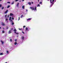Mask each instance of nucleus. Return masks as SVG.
I'll list each match as a JSON object with an SVG mask.
<instances>
[{
  "label": "nucleus",
  "mask_w": 63,
  "mask_h": 63,
  "mask_svg": "<svg viewBox=\"0 0 63 63\" xmlns=\"http://www.w3.org/2000/svg\"><path fill=\"white\" fill-rule=\"evenodd\" d=\"M30 9H32V10H34V11H35V8H34V7H30Z\"/></svg>",
  "instance_id": "f257e3e1"
},
{
  "label": "nucleus",
  "mask_w": 63,
  "mask_h": 63,
  "mask_svg": "<svg viewBox=\"0 0 63 63\" xmlns=\"http://www.w3.org/2000/svg\"><path fill=\"white\" fill-rule=\"evenodd\" d=\"M12 30H9L8 32V34H11V33H12Z\"/></svg>",
  "instance_id": "f03ea898"
},
{
  "label": "nucleus",
  "mask_w": 63,
  "mask_h": 63,
  "mask_svg": "<svg viewBox=\"0 0 63 63\" xmlns=\"http://www.w3.org/2000/svg\"><path fill=\"white\" fill-rule=\"evenodd\" d=\"M1 23V25H2V26H5V23H4L3 22H2Z\"/></svg>",
  "instance_id": "7ed1b4c3"
},
{
  "label": "nucleus",
  "mask_w": 63,
  "mask_h": 63,
  "mask_svg": "<svg viewBox=\"0 0 63 63\" xmlns=\"http://www.w3.org/2000/svg\"><path fill=\"white\" fill-rule=\"evenodd\" d=\"M0 42L1 43L2 45H4V42L1 40L0 41Z\"/></svg>",
  "instance_id": "20e7f679"
},
{
  "label": "nucleus",
  "mask_w": 63,
  "mask_h": 63,
  "mask_svg": "<svg viewBox=\"0 0 63 63\" xmlns=\"http://www.w3.org/2000/svg\"><path fill=\"white\" fill-rule=\"evenodd\" d=\"M25 30L26 31H27V30H28V31H29L28 30V28H27V27L26 28Z\"/></svg>",
  "instance_id": "39448f33"
},
{
  "label": "nucleus",
  "mask_w": 63,
  "mask_h": 63,
  "mask_svg": "<svg viewBox=\"0 0 63 63\" xmlns=\"http://www.w3.org/2000/svg\"><path fill=\"white\" fill-rule=\"evenodd\" d=\"M19 2L17 4V5H16L17 7H18V6L19 5Z\"/></svg>",
  "instance_id": "423d86ee"
},
{
  "label": "nucleus",
  "mask_w": 63,
  "mask_h": 63,
  "mask_svg": "<svg viewBox=\"0 0 63 63\" xmlns=\"http://www.w3.org/2000/svg\"><path fill=\"white\" fill-rule=\"evenodd\" d=\"M28 4L29 5H31V3L30 2H29Z\"/></svg>",
  "instance_id": "0eeeda50"
},
{
  "label": "nucleus",
  "mask_w": 63,
  "mask_h": 63,
  "mask_svg": "<svg viewBox=\"0 0 63 63\" xmlns=\"http://www.w3.org/2000/svg\"><path fill=\"white\" fill-rule=\"evenodd\" d=\"M8 10H7L5 12V14H6L7 13H8Z\"/></svg>",
  "instance_id": "6e6552de"
},
{
  "label": "nucleus",
  "mask_w": 63,
  "mask_h": 63,
  "mask_svg": "<svg viewBox=\"0 0 63 63\" xmlns=\"http://www.w3.org/2000/svg\"><path fill=\"white\" fill-rule=\"evenodd\" d=\"M13 14H12L11 13H10V16H13Z\"/></svg>",
  "instance_id": "1a4fd4ad"
},
{
  "label": "nucleus",
  "mask_w": 63,
  "mask_h": 63,
  "mask_svg": "<svg viewBox=\"0 0 63 63\" xmlns=\"http://www.w3.org/2000/svg\"><path fill=\"white\" fill-rule=\"evenodd\" d=\"M31 18H29L28 19H27V20H31Z\"/></svg>",
  "instance_id": "9d476101"
},
{
  "label": "nucleus",
  "mask_w": 63,
  "mask_h": 63,
  "mask_svg": "<svg viewBox=\"0 0 63 63\" xmlns=\"http://www.w3.org/2000/svg\"><path fill=\"white\" fill-rule=\"evenodd\" d=\"M22 40H24V36H22Z\"/></svg>",
  "instance_id": "9b49d317"
},
{
  "label": "nucleus",
  "mask_w": 63,
  "mask_h": 63,
  "mask_svg": "<svg viewBox=\"0 0 63 63\" xmlns=\"http://www.w3.org/2000/svg\"><path fill=\"white\" fill-rule=\"evenodd\" d=\"M13 31L14 32H16V29H15Z\"/></svg>",
  "instance_id": "f8f14e48"
},
{
  "label": "nucleus",
  "mask_w": 63,
  "mask_h": 63,
  "mask_svg": "<svg viewBox=\"0 0 63 63\" xmlns=\"http://www.w3.org/2000/svg\"><path fill=\"white\" fill-rule=\"evenodd\" d=\"M12 18V17H10L9 18V20H11V19Z\"/></svg>",
  "instance_id": "ddd939ff"
},
{
  "label": "nucleus",
  "mask_w": 63,
  "mask_h": 63,
  "mask_svg": "<svg viewBox=\"0 0 63 63\" xmlns=\"http://www.w3.org/2000/svg\"><path fill=\"white\" fill-rule=\"evenodd\" d=\"M6 53L7 54H9V51H8L7 50L6 51Z\"/></svg>",
  "instance_id": "4468645a"
},
{
  "label": "nucleus",
  "mask_w": 63,
  "mask_h": 63,
  "mask_svg": "<svg viewBox=\"0 0 63 63\" xmlns=\"http://www.w3.org/2000/svg\"><path fill=\"white\" fill-rule=\"evenodd\" d=\"M10 5H8L7 7V8H10Z\"/></svg>",
  "instance_id": "2eb2a0df"
},
{
  "label": "nucleus",
  "mask_w": 63,
  "mask_h": 63,
  "mask_svg": "<svg viewBox=\"0 0 63 63\" xmlns=\"http://www.w3.org/2000/svg\"><path fill=\"white\" fill-rule=\"evenodd\" d=\"M23 16V15H22L20 16L21 18H22Z\"/></svg>",
  "instance_id": "dca6fc26"
},
{
  "label": "nucleus",
  "mask_w": 63,
  "mask_h": 63,
  "mask_svg": "<svg viewBox=\"0 0 63 63\" xmlns=\"http://www.w3.org/2000/svg\"><path fill=\"white\" fill-rule=\"evenodd\" d=\"M22 8L23 9H24V6H22Z\"/></svg>",
  "instance_id": "f3484780"
},
{
  "label": "nucleus",
  "mask_w": 63,
  "mask_h": 63,
  "mask_svg": "<svg viewBox=\"0 0 63 63\" xmlns=\"http://www.w3.org/2000/svg\"><path fill=\"white\" fill-rule=\"evenodd\" d=\"M16 44H17V43L16 42H15L14 43L15 45H16Z\"/></svg>",
  "instance_id": "a211bd4d"
},
{
  "label": "nucleus",
  "mask_w": 63,
  "mask_h": 63,
  "mask_svg": "<svg viewBox=\"0 0 63 63\" xmlns=\"http://www.w3.org/2000/svg\"><path fill=\"white\" fill-rule=\"evenodd\" d=\"M52 0H50V3H51V4H52Z\"/></svg>",
  "instance_id": "6ab92c4d"
},
{
  "label": "nucleus",
  "mask_w": 63,
  "mask_h": 63,
  "mask_svg": "<svg viewBox=\"0 0 63 63\" xmlns=\"http://www.w3.org/2000/svg\"><path fill=\"white\" fill-rule=\"evenodd\" d=\"M37 7H40V5L39 4H38L37 6Z\"/></svg>",
  "instance_id": "aec40b11"
},
{
  "label": "nucleus",
  "mask_w": 63,
  "mask_h": 63,
  "mask_svg": "<svg viewBox=\"0 0 63 63\" xmlns=\"http://www.w3.org/2000/svg\"><path fill=\"white\" fill-rule=\"evenodd\" d=\"M35 11H37V7L36 6H35Z\"/></svg>",
  "instance_id": "412c9836"
},
{
  "label": "nucleus",
  "mask_w": 63,
  "mask_h": 63,
  "mask_svg": "<svg viewBox=\"0 0 63 63\" xmlns=\"http://www.w3.org/2000/svg\"><path fill=\"white\" fill-rule=\"evenodd\" d=\"M14 4V2L13 1L12 2L11 4L12 5H13V4Z\"/></svg>",
  "instance_id": "4be33fe9"
},
{
  "label": "nucleus",
  "mask_w": 63,
  "mask_h": 63,
  "mask_svg": "<svg viewBox=\"0 0 63 63\" xmlns=\"http://www.w3.org/2000/svg\"><path fill=\"white\" fill-rule=\"evenodd\" d=\"M10 41L11 42H12V39H10Z\"/></svg>",
  "instance_id": "5701e85b"
},
{
  "label": "nucleus",
  "mask_w": 63,
  "mask_h": 63,
  "mask_svg": "<svg viewBox=\"0 0 63 63\" xmlns=\"http://www.w3.org/2000/svg\"><path fill=\"white\" fill-rule=\"evenodd\" d=\"M2 32L3 33H5V32L4 31V30H3L2 31Z\"/></svg>",
  "instance_id": "b1692460"
},
{
  "label": "nucleus",
  "mask_w": 63,
  "mask_h": 63,
  "mask_svg": "<svg viewBox=\"0 0 63 63\" xmlns=\"http://www.w3.org/2000/svg\"><path fill=\"white\" fill-rule=\"evenodd\" d=\"M7 15H6L5 16V18H7Z\"/></svg>",
  "instance_id": "393cba45"
},
{
  "label": "nucleus",
  "mask_w": 63,
  "mask_h": 63,
  "mask_svg": "<svg viewBox=\"0 0 63 63\" xmlns=\"http://www.w3.org/2000/svg\"><path fill=\"white\" fill-rule=\"evenodd\" d=\"M4 7H2V8H1V9L2 10H3V9H4Z\"/></svg>",
  "instance_id": "a878e982"
},
{
  "label": "nucleus",
  "mask_w": 63,
  "mask_h": 63,
  "mask_svg": "<svg viewBox=\"0 0 63 63\" xmlns=\"http://www.w3.org/2000/svg\"><path fill=\"white\" fill-rule=\"evenodd\" d=\"M15 42H17V39H15Z\"/></svg>",
  "instance_id": "bb28decb"
},
{
  "label": "nucleus",
  "mask_w": 63,
  "mask_h": 63,
  "mask_svg": "<svg viewBox=\"0 0 63 63\" xmlns=\"http://www.w3.org/2000/svg\"><path fill=\"white\" fill-rule=\"evenodd\" d=\"M3 53H1L0 54V55H3Z\"/></svg>",
  "instance_id": "cd10ccee"
},
{
  "label": "nucleus",
  "mask_w": 63,
  "mask_h": 63,
  "mask_svg": "<svg viewBox=\"0 0 63 63\" xmlns=\"http://www.w3.org/2000/svg\"><path fill=\"white\" fill-rule=\"evenodd\" d=\"M40 4H42V2L41 1H40Z\"/></svg>",
  "instance_id": "c85d7f7f"
},
{
  "label": "nucleus",
  "mask_w": 63,
  "mask_h": 63,
  "mask_svg": "<svg viewBox=\"0 0 63 63\" xmlns=\"http://www.w3.org/2000/svg\"><path fill=\"white\" fill-rule=\"evenodd\" d=\"M8 28H8V27H6V29L7 30L8 29Z\"/></svg>",
  "instance_id": "c756f323"
},
{
  "label": "nucleus",
  "mask_w": 63,
  "mask_h": 63,
  "mask_svg": "<svg viewBox=\"0 0 63 63\" xmlns=\"http://www.w3.org/2000/svg\"><path fill=\"white\" fill-rule=\"evenodd\" d=\"M10 30H13V28H12L10 29Z\"/></svg>",
  "instance_id": "7c9ffc66"
},
{
  "label": "nucleus",
  "mask_w": 63,
  "mask_h": 63,
  "mask_svg": "<svg viewBox=\"0 0 63 63\" xmlns=\"http://www.w3.org/2000/svg\"><path fill=\"white\" fill-rule=\"evenodd\" d=\"M7 3H8L9 4H10V2H7Z\"/></svg>",
  "instance_id": "2f4dec72"
},
{
  "label": "nucleus",
  "mask_w": 63,
  "mask_h": 63,
  "mask_svg": "<svg viewBox=\"0 0 63 63\" xmlns=\"http://www.w3.org/2000/svg\"><path fill=\"white\" fill-rule=\"evenodd\" d=\"M19 29V30H22V29Z\"/></svg>",
  "instance_id": "473e14b6"
},
{
  "label": "nucleus",
  "mask_w": 63,
  "mask_h": 63,
  "mask_svg": "<svg viewBox=\"0 0 63 63\" xmlns=\"http://www.w3.org/2000/svg\"><path fill=\"white\" fill-rule=\"evenodd\" d=\"M18 1V0H16L15 2H17V1Z\"/></svg>",
  "instance_id": "72a5a7b5"
},
{
  "label": "nucleus",
  "mask_w": 63,
  "mask_h": 63,
  "mask_svg": "<svg viewBox=\"0 0 63 63\" xmlns=\"http://www.w3.org/2000/svg\"><path fill=\"white\" fill-rule=\"evenodd\" d=\"M2 7V5L0 4V7Z\"/></svg>",
  "instance_id": "f704fd0d"
},
{
  "label": "nucleus",
  "mask_w": 63,
  "mask_h": 63,
  "mask_svg": "<svg viewBox=\"0 0 63 63\" xmlns=\"http://www.w3.org/2000/svg\"><path fill=\"white\" fill-rule=\"evenodd\" d=\"M12 25H14V23H12Z\"/></svg>",
  "instance_id": "c9c22d12"
},
{
  "label": "nucleus",
  "mask_w": 63,
  "mask_h": 63,
  "mask_svg": "<svg viewBox=\"0 0 63 63\" xmlns=\"http://www.w3.org/2000/svg\"><path fill=\"white\" fill-rule=\"evenodd\" d=\"M9 16H10V15H8L7 16V17H9Z\"/></svg>",
  "instance_id": "e433bc0d"
},
{
  "label": "nucleus",
  "mask_w": 63,
  "mask_h": 63,
  "mask_svg": "<svg viewBox=\"0 0 63 63\" xmlns=\"http://www.w3.org/2000/svg\"><path fill=\"white\" fill-rule=\"evenodd\" d=\"M25 27V26H23V28H24Z\"/></svg>",
  "instance_id": "4c0bfd02"
},
{
  "label": "nucleus",
  "mask_w": 63,
  "mask_h": 63,
  "mask_svg": "<svg viewBox=\"0 0 63 63\" xmlns=\"http://www.w3.org/2000/svg\"><path fill=\"white\" fill-rule=\"evenodd\" d=\"M10 21H11V22H13V20H10Z\"/></svg>",
  "instance_id": "58836bf2"
},
{
  "label": "nucleus",
  "mask_w": 63,
  "mask_h": 63,
  "mask_svg": "<svg viewBox=\"0 0 63 63\" xmlns=\"http://www.w3.org/2000/svg\"><path fill=\"white\" fill-rule=\"evenodd\" d=\"M16 34H17V35H18V33H16Z\"/></svg>",
  "instance_id": "ea45409f"
},
{
  "label": "nucleus",
  "mask_w": 63,
  "mask_h": 63,
  "mask_svg": "<svg viewBox=\"0 0 63 63\" xmlns=\"http://www.w3.org/2000/svg\"><path fill=\"white\" fill-rule=\"evenodd\" d=\"M6 21H7V20H8V19L6 18Z\"/></svg>",
  "instance_id": "a19ab883"
},
{
  "label": "nucleus",
  "mask_w": 63,
  "mask_h": 63,
  "mask_svg": "<svg viewBox=\"0 0 63 63\" xmlns=\"http://www.w3.org/2000/svg\"><path fill=\"white\" fill-rule=\"evenodd\" d=\"M20 19V17H18V20H19Z\"/></svg>",
  "instance_id": "79ce46f5"
},
{
  "label": "nucleus",
  "mask_w": 63,
  "mask_h": 63,
  "mask_svg": "<svg viewBox=\"0 0 63 63\" xmlns=\"http://www.w3.org/2000/svg\"><path fill=\"white\" fill-rule=\"evenodd\" d=\"M22 32L23 33V34H24V32Z\"/></svg>",
  "instance_id": "37998d69"
},
{
  "label": "nucleus",
  "mask_w": 63,
  "mask_h": 63,
  "mask_svg": "<svg viewBox=\"0 0 63 63\" xmlns=\"http://www.w3.org/2000/svg\"><path fill=\"white\" fill-rule=\"evenodd\" d=\"M54 0H52V2H54Z\"/></svg>",
  "instance_id": "c03bdc74"
},
{
  "label": "nucleus",
  "mask_w": 63,
  "mask_h": 63,
  "mask_svg": "<svg viewBox=\"0 0 63 63\" xmlns=\"http://www.w3.org/2000/svg\"><path fill=\"white\" fill-rule=\"evenodd\" d=\"M14 18L13 17L12 18V19L14 20Z\"/></svg>",
  "instance_id": "a18cd8bd"
},
{
  "label": "nucleus",
  "mask_w": 63,
  "mask_h": 63,
  "mask_svg": "<svg viewBox=\"0 0 63 63\" xmlns=\"http://www.w3.org/2000/svg\"><path fill=\"white\" fill-rule=\"evenodd\" d=\"M32 4H33V2H32Z\"/></svg>",
  "instance_id": "49530a36"
},
{
  "label": "nucleus",
  "mask_w": 63,
  "mask_h": 63,
  "mask_svg": "<svg viewBox=\"0 0 63 63\" xmlns=\"http://www.w3.org/2000/svg\"><path fill=\"white\" fill-rule=\"evenodd\" d=\"M14 32V33H16V32Z\"/></svg>",
  "instance_id": "de8ad7c7"
},
{
  "label": "nucleus",
  "mask_w": 63,
  "mask_h": 63,
  "mask_svg": "<svg viewBox=\"0 0 63 63\" xmlns=\"http://www.w3.org/2000/svg\"><path fill=\"white\" fill-rule=\"evenodd\" d=\"M24 1V0H22V1L23 2V1Z\"/></svg>",
  "instance_id": "09e8293b"
},
{
  "label": "nucleus",
  "mask_w": 63,
  "mask_h": 63,
  "mask_svg": "<svg viewBox=\"0 0 63 63\" xmlns=\"http://www.w3.org/2000/svg\"><path fill=\"white\" fill-rule=\"evenodd\" d=\"M0 29H1V27H0Z\"/></svg>",
  "instance_id": "8fccbe9b"
},
{
  "label": "nucleus",
  "mask_w": 63,
  "mask_h": 63,
  "mask_svg": "<svg viewBox=\"0 0 63 63\" xmlns=\"http://www.w3.org/2000/svg\"><path fill=\"white\" fill-rule=\"evenodd\" d=\"M26 11L27 12V11H27V9L26 10Z\"/></svg>",
  "instance_id": "3c124183"
},
{
  "label": "nucleus",
  "mask_w": 63,
  "mask_h": 63,
  "mask_svg": "<svg viewBox=\"0 0 63 63\" xmlns=\"http://www.w3.org/2000/svg\"><path fill=\"white\" fill-rule=\"evenodd\" d=\"M47 0L48 1H49V0Z\"/></svg>",
  "instance_id": "603ef678"
},
{
  "label": "nucleus",
  "mask_w": 63,
  "mask_h": 63,
  "mask_svg": "<svg viewBox=\"0 0 63 63\" xmlns=\"http://www.w3.org/2000/svg\"><path fill=\"white\" fill-rule=\"evenodd\" d=\"M2 0H0V1H2Z\"/></svg>",
  "instance_id": "864d4df0"
},
{
  "label": "nucleus",
  "mask_w": 63,
  "mask_h": 63,
  "mask_svg": "<svg viewBox=\"0 0 63 63\" xmlns=\"http://www.w3.org/2000/svg\"><path fill=\"white\" fill-rule=\"evenodd\" d=\"M38 2H39V0H38Z\"/></svg>",
  "instance_id": "5fc2aeb1"
},
{
  "label": "nucleus",
  "mask_w": 63,
  "mask_h": 63,
  "mask_svg": "<svg viewBox=\"0 0 63 63\" xmlns=\"http://www.w3.org/2000/svg\"><path fill=\"white\" fill-rule=\"evenodd\" d=\"M7 23H8V21H7Z\"/></svg>",
  "instance_id": "6e6d98bb"
},
{
  "label": "nucleus",
  "mask_w": 63,
  "mask_h": 63,
  "mask_svg": "<svg viewBox=\"0 0 63 63\" xmlns=\"http://www.w3.org/2000/svg\"><path fill=\"white\" fill-rule=\"evenodd\" d=\"M3 29H4V28H3Z\"/></svg>",
  "instance_id": "4d7b16f0"
},
{
  "label": "nucleus",
  "mask_w": 63,
  "mask_h": 63,
  "mask_svg": "<svg viewBox=\"0 0 63 63\" xmlns=\"http://www.w3.org/2000/svg\"><path fill=\"white\" fill-rule=\"evenodd\" d=\"M5 63H7V62H6Z\"/></svg>",
  "instance_id": "13d9d810"
}]
</instances>
